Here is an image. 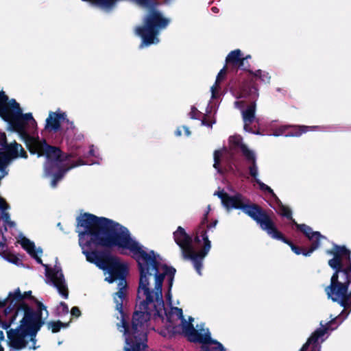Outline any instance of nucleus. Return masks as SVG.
I'll list each match as a JSON object with an SVG mask.
<instances>
[{
  "label": "nucleus",
  "mask_w": 351,
  "mask_h": 351,
  "mask_svg": "<svg viewBox=\"0 0 351 351\" xmlns=\"http://www.w3.org/2000/svg\"><path fill=\"white\" fill-rule=\"evenodd\" d=\"M162 258L154 251L145 247L137 258L139 270V283L137 291L138 303L134 313L131 328H128L124 315L121 316L118 329L123 332L127 346L125 351H143L147 347L148 322L152 317L156 322L164 324L169 332H182L189 341L201 343L204 351H226L223 345L212 339L208 329L197 326L195 329L184 318L182 308L171 307L169 313L165 308L162 297V283L165 277L168 281V291L165 295L168 304L172 305L171 288L176 269L161 262Z\"/></svg>",
  "instance_id": "obj_1"
},
{
  "label": "nucleus",
  "mask_w": 351,
  "mask_h": 351,
  "mask_svg": "<svg viewBox=\"0 0 351 351\" xmlns=\"http://www.w3.org/2000/svg\"><path fill=\"white\" fill-rule=\"evenodd\" d=\"M31 115H32V113ZM3 119L10 122L13 130L19 133L31 153L38 154V157L43 155L46 156L45 172L47 176L53 177L51 185L53 188L69 169L80 165L99 163L101 158L93 145L90 146L88 153L84 152L80 143L84 136L77 133L73 122L69 121L65 112H50L46 120L45 129L55 132L61 129L63 138H65L70 152L67 155H62L60 149L48 145L45 141L36 136L37 123L34 128L25 123V134H22L14 127L10 119ZM34 121L36 123V121Z\"/></svg>",
  "instance_id": "obj_2"
},
{
  "label": "nucleus",
  "mask_w": 351,
  "mask_h": 351,
  "mask_svg": "<svg viewBox=\"0 0 351 351\" xmlns=\"http://www.w3.org/2000/svg\"><path fill=\"white\" fill-rule=\"evenodd\" d=\"M33 299L32 291L21 293L19 288L0 300V327L7 330L9 351L36 350V335L43 322L41 313L31 308L25 299Z\"/></svg>",
  "instance_id": "obj_3"
},
{
  "label": "nucleus",
  "mask_w": 351,
  "mask_h": 351,
  "mask_svg": "<svg viewBox=\"0 0 351 351\" xmlns=\"http://www.w3.org/2000/svg\"><path fill=\"white\" fill-rule=\"evenodd\" d=\"M327 254L333 256L328 261V265L335 271L330 285L325 289L328 298L346 309L351 308L350 251L344 246L335 245Z\"/></svg>",
  "instance_id": "obj_4"
},
{
  "label": "nucleus",
  "mask_w": 351,
  "mask_h": 351,
  "mask_svg": "<svg viewBox=\"0 0 351 351\" xmlns=\"http://www.w3.org/2000/svg\"><path fill=\"white\" fill-rule=\"evenodd\" d=\"M209 210L210 206H208V211L193 234V239L181 226L178 227L173 232L174 241L180 247L184 258L191 261L199 275H202V261L211 248L206 228H214L217 223V220H215L210 225H206Z\"/></svg>",
  "instance_id": "obj_5"
},
{
  "label": "nucleus",
  "mask_w": 351,
  "mask_h": 351,
  "mask_svg": "<svg viewBox=\"0 0 351 351\" xmlns=\"http://www.w3.org/2000/svg\"><path fill=\"white\" fill-rule=\"evenodd\" d=\"M230 149L216 150L214 153L213 167L221 173L219 163L221 162L226 164L229 169H232L233 152L237 149L240 150L243 156L245 162L248 165L249 173L254 179V182L258 185L259 189L265 194L270 195L271 198L280 206V213L286 216H290L289 209L282 204L279 198L274 193V191L263 183L258 178V168L256 162V155L254 151L250 149L246 145L242 143V139L239 136H231L229 139ZM235 166V164H233Z\"/></svg>",
  "instance_id": "obj_6"
},
{
  "label": "nucleus",
  "mask_w": 351,
  "mask_h": 351,
  "mask_svg": "<svg viewBox=\"0 0 351 351\" xmlns=\"http://www.w3.org/2000/svg\"><path fill=\"white\" fill-rule=\"evenodd\" d=\"M86 238L87 236L81 234L79 244L82 248V253L86 256V261L91 263H96L100 258L99 253L95 251V249L97 247L105 248L117 247L122 250H129L136 262L137 258L140 257L145 248L143 245L131 235L116 237L107 236L102 239L88 241Z\"/></svg>",
  "instance_id": "obj_7"
},
{
  "label": "nucleus",
  "mask_w": 351,
  "mask_h": 351,
  "mask_svg": "<svg viewBox=\"0 0 351 351\" xmlns=\"http://www.w3.org/2000/svg\"><path fill=\"white\" fill-rule=\"evenodd\" d=\"M77 232L79 240L81 234L87 236V240L102 239L106 237H125L131 235L128 229L112 220L97 217L85 213L77 218Z\"/></svg>",
  "instance_id": "obj_8"
},
{
  "label": "nucleus",
  "mask_w": 351,
  "mask_h": 351,
  "mask_svg": "<svg viewBox=\"0 0 351 351\" xmlns=\"http://www.w3.org/2000/svg\"><path fill=\"white\" fill-rule=\"evenodd\" d=\"M214 195L218 196L222 205L227 209H241L243 213L252 218L268 234L278 238V234L272 228V220L270 217L258 206L249 204V200L242 194L236 193L230 195L223 190L214 193Z\"/></svg>",
  "instance_id": "obj_9"
},
{
  "label": "nucleus",
  "mask_w": 351,
  "mask_h": 351,
  "mask_svg": "<svg viewBox=\"0 0 351 351\" xmlns=\"http://www.w3.org/2000/svg\"><path fill=\"white\" fill-rule=\"evenodd\" d=\"M19 243L38 264L45 267L46 283L55 287L62 298L67 299L69 296L68 287L60 266L56 265L51 268L48 265L43 264L40 257L43 254L42 249L36 248L34 243L25 237H20Z\"/></svg>",
  "instance_id": "obj_10"
},
{
  "label": "nucleus",
  "mask_w": 351,
  "mask_h": 351,
  "mask_svg": "<svg viewBox=\"0 0 351 351\" xmlns=\"http://www.w3.org/2000/svg\"><path fill=\"white\" fill-rule=\"evenodd\" d=\"M94 264L99 269L106 271L108 276L106 277L105 280L109 283H112L117 280H119V291L114 294V300L116 303V309L119 312L121 316H123V302L126 295L127 289L125 278L128 269L126 265L120 262L116 257L110 258L108 264L101 258Z\"/></svg>",
  "instance_id": "obj_11"
},
{
  "label": "nucleus",
  "mask_w": 351,
  "mask_h": 351,
  "mask_svg": "<svg viewBox=\"0 0 351 351\" xmlns=\"http://www.w3.org/2000/svg\"><path fill=\"white\" fill-rule=\"evenodd\" d=\"M259 94L258 88L254 85L249 83H245L240 88L237 99H241V101H236L234 106L241 111V114L244 123V130L252 134H259L256 132L251 124L255 121V112L256 108V101Z\"/></svg>",
  "instance_id": "obj_12"
},
{
  "label": "nucleus",
  "mask_w": 351,
  "mask_h": 351,
  "mask_svg": "<svg viewBox=\"0 0 351 351\" xmlns=\"http://www.w3.org/2000/svg\"><path fill=\"white\" fill-rule=\"evenodd\" d=\"M0 117L10 119L14 127L22 134H25V123L32 128L36 125L31 114H23L19 104L14 99L8 101L3 91L0 92Z\"/></svg>",
  "instance_id": "obj_13"
},
{
  "label": "nucleus",
  "mask_w": 351,
  "mask_h": 351,
  "mask_svg": "<svg viewBox=\"0 0 351 351\" xmlns=\"http://www.w3.org/2000/svg\"><path fill=\"white\" fill-rule=\"evenodd\" d=\"M276 204V206H274V208L276 210V211L282 216L285 217L288 219H290L293 224L295 225L298 229L301 230L306 237L308 239V240L312 243L311 247L306 250H302L300 247L294 245L292 243L287 240L280 232H279L277 229L275 227V225L274 222L272 221V228L276 232V234H278V238H276L273 237L271 234H269L271 237L273 239L280 240L283 241L285 243H287L289 245H290L291 250L293 252L299 255L302 254L305 256H310L313 251H315L316 249H317L320 245V240L322 239H326L325 237L322 236L319 232H314L313 231L312 228L309 226H308L306 224H298L294 219H292V213L289 208L287 207L289 212H290V216H286L280 213V206L274 202Z\"/></svg>",
  "instance_id": "obj_14"
},
{
  "label": "nucleus",
  "mask_w": 351,
  "mask_h": 351,
  "mask_svg": "<svg viewBox=\"0 0 351 351\" xmlns=\"http://www.w3.org/2000/svg\"><path fill=\"white\" fill-rule=\"evenodd\" d=\"M348 314L349 312L345 314V311L343 310L338 317L326 323L325 326L321 323V327L312 334L300 351H306L309 345L312 346L311 351H321L320 343L326 339L327 337H325V335L328 330H333L337 328L338 325L348 317Z\"/></svg>",
  "instance_id": "obj_15"
},
{
  "label": "nucleus",
  "mask_w": 351,
  "mask_h": 351,
  "mask_svg": "<svg viewBox=\"0 0 351 351\" xmlns=\"http://www.w3.org/2000/svg\"><path fill=\"white\" fill-rule=\"evenodd\" d=\"M27 157L22 146L15 141L8 144L5 147V152L0 150V180L8 174L7 168L12 160Z\"/></svg>",
  "instance_id": "obj_16"
},
{
  "label": "nucleus",
  "mask_w": 351,
  "mask_h": 351,
  "mask_svg": "<svg viewBox=\"0 0 351 351\" xmlns=\"http://www.w3.org/2000/svg\"><path fill=\"white\" fill-rule=\"evenodd\" d=\"M276 122L271 125L274 136H299L302 134L306 132L308 130H313L316 126H304V125H282L275 128L274 125Z\"/></svg>",
  "instance_id": "obj_17"
},
{
  "label": "nucleus",
  "mask_w": 351,
  "mask_h": 351,
  "mask_svg": "<svg viewBox=\"0 0 351 351\" xmlns=\"http://www.w3.org/2000/svg\"><path fill=\"white\" fill-rule=\"evenodd\" d=\"M9 208L8 204L6 202L0 197V210L1 211V218L3 222L10 226V227L14 226L15 223L14 221H10V215L6 210Z\"/></svg>",
  "instance_id": "obj_18"
},
{
  "label": "nucleus",
  "mask_w": 351,
  "mask_h": 351,
  "mask_svg": "<svg viewBox=\"0 0 351 351\" xmlns=\"http://www.w3.org/2000/svg\"><path fill=\"white\" fill-rule=\"evenodd\" d=\"M242 53L240 49H235L232 51L226 57V64L232 66L233 67H236L239 64V61L241 60Z\"/></svg>",
  "instance_id": "obj_19"
},
{
  "label": "nucleus",
  "mask_w": 351,
  "mask_h": 351,
  "mask_svg": "<svg viewBox=\"0 0 351 351\" xmlns=\"http://www.w3.org/2000/svg\"><path fill=\"white\" fill-rule=\"evenodd\" d=\"M226 66H224L219 73H218L215 84L211 87V98L215 99L218 96L219 90V84L224 79L226 75Z\"/></svg>",
  "instance_id": "obj_20"
},
{
  "label": "nucleus",
  "mask_w": 351,
  "mask_h": 351,
  "mask_svg": "<svg viewBox=\"0 0 351 351\" xmlns=\"http://www.w3.org/2000/svg\"><path fill=\"white\" fill-rule=\"evenodd\" d=\"M250 73L252 74L256 79H259L264 83H269L270 81L271 77L269 73L265 71L259 69L254 72L250 71Z\"/></svg>",
  "instance_id": "obj_21"
},
{
  "label": "nucleus",
  "mask_w": 351,
  "mask_h": 351,
  "mask_svg": "<svg viewBox=\"0 0 351 351\" xmlns=\"http://www.w3.org/2000/svg\"><path fill=\"white\" fill-rule=\"evenodd\" d=\"M47 328L49 330H51L52 332H58L60 331L61 328H66L69 326V324H64L60 321L58 322H49L47 323Z\"/></svg>",
  "instance_id": "obj_22"
},
{
  "label": "nucleus",
  "mask_w": 351,
  "mask_h": 351,
  "mask_svg": "<svg viewBox=\"0 0 351 351\" xmlns=\"http://www.w3.org/2000/svg\"><path fill=\"white\" fill-rule=\"evenodd\" d=\"M56 313L58 316H63L69 313V306L64 302H61L60 304L56 307Z\"/></svg>",
  "instance_id": "obj_23"
},
{
  "label": "nucleus",
  "mask_w": 351,
  "mask_h": 351,
  "mask_svg": "<svg viewBox=\"0 0 351 351\" xmlns=\"http://www.w3.org/2000/svg\"><path fill=\"white\" fill-rule=\"evenodd\" d=\"M250 58V56H247L245 58H241L237 68H239L242 70H247L250 66L247 59Z\"/></svg>",
  "instance_id": "obj_24"
},
{
  "label": "nucleus",
  "mask_w": 351,
  "mask_h": 351,
  "mask_svg": "<svg viewBox=\"0 0 351 351\" xmlns=\"http://www.w3.org/2000/svg\"><path fill=\"white\" fill-rule=\"evenodd\" d=\"M202 113L195 107L191 108V110L189 113V116L191 119H200Z\"/></svg>",
  "instance_id": "obj_25"
},
{
  "label": "nucleus",
  "mask_w": 351,
  "mask_h": 351,
  "mask_svg": "<svg viewBox=\"0 0 351 351\" xmlns=\"http://www.w3.org/2000/svg\"><path fill=\"white\" fill-rule=\"evenodd\" d=\"M71 314L72 316L79 317L81 315V312L78 307L74 306L71 310Z\"/></svg>",
  "instance_id": "obj_26"
},
{
  "label": "nucleus",
  "mask_w": 351,
  "mask_h": 351,
  "mask_svg": "<svg viewBox=\"0 0 351 351\" xmlns=\"http://www.w3.org/2000/svg\"><path fill=\"white\" fill-rule=\"evenodd\" d=\"M215 123V121H208L206 119V115H204V117L202 119V125H206L208 127H212V125Z\"/></svg>",
  "instance_id": "obj_27"
},
{
  "label": "nucleus",
  "mask_w": 351,
  "mask_h": 351,
  "mask_svg": "<svg viewBox=\"0 0 351 351\" xmlns=\"http://www.w3.org/2000/svg\"><path fill=\"white\" fill-rule=\"evenodd\" d=\"M5 340L4 333L2 330H0V344Z\"/></svg>",
  "instance_id": "obj_28"
},
{
  "label": "nucleus",
  "mask_w": 351,
  "mask_h": 351,
  "mask_svg": "<svg viewBox=\"0 0 351 351\" xmlns=\"http://www.w3.org/2000/svg\"><path fill=\"white\" fill-rule=\"evenodd\" d=\"M183 129L184 130L186 136H189L191 134L189 128L183 126Z\"/></svg>",
  "instance_id": "obj_29"
},
{
  "label": "nucleus",
  "mask_w": 351,
  "mask_h": 351,
  "mask_svg": "<svg viewBox=\"0 0 351 351\" xmlns=\"http://www.w3.org/2000/svg\"><path fill=\"white\" fill-rule=\"evenodd\" d=\"M5 248V241H1L0 242V250L3 251Z\"/></svg>",
  "instance_id": "obj_30"
},
{
  "label": "nucleus",
  "mask_w": 351,
  "mask_h": 351,
  "mask_svg": "<svg viewBox=\"0 0 351 351\" xmlns=\"http://www.w3.org/2000/svg\"><path fill=\"white\" fill-rule=\"evenodd\" d=\"M181 134H182L181 130L180 128H178L177 130L176 131V135L178 136H181Z\"/></svg>",
  "instance_id": "obj_31"
},
{
  "label": "nucleus",
  "mask_w": 351,
  "mask_h": 351,
  "mask_svg": "<svg viewBox=\"0 0 351 351\" xmlns=\"http://www.w3.org/2000/svg\"><path fill=\"white\" fill-rule=\"evenodd\" d=\"M211 10L214 12V13H217L219 12V9L217 8V7H213L211 8Z\"/></svg>",
  "instance_id": "obj_32"
},
{
  "label": "nucleus",
  "mask_w": 351,
  "mask_h": 351,
  "mask_svg": "<svg viewBox=\"0 0 351 351\" xmlns=\"http://www.w3.org/2000/svg\"><path fill=\"white\" fill-rule=\"evenodd\" d=\"M209 108V106H208L207 109H206V113H210L211 112V110H208Z\"/></svg>",
  "instance_id": "obj_33"
},
{
  "label": "nucleus",
  "mask_w": 351,
  "mask_h": 351,
  "mask_svg": "<svg viewBox=\"0 0 351 351\" xmlns=\"http://www.w3.org/2000/svg\"><path fill=\"white\" fill-rule=\"evenodd\" d=\"M0 351H4V348H3L1 344H0Z\"/></svg>",
  "instance_id": "obj_34"
},
{
  "label": "nucleus",
  "mask_w": 351,
  "mask_h": 351,
  "mask_svg": "<svg viewBox=\"0 0 351 351\" xmlns=\"http://www.w3.org/2000/svg\"><path fill=\"white\" fill-rule=\"evenodd\" d=\"M160 333L162 335H163V336H166V335H166V333H165V332H162V331L160 332Z\"/></svg>",
  "instance_id": "obj_35"
},
{
  "label": "nucleus",
  "mask_w": 351,
  "mask_h": 351,
  "mask_svg": "<svg viewBox=\"0 0 351 351\" xmlns=\"http://www.w3.org/2000/svg\"><path fill=\"white\" fill-rule=\"evenodd\" d=\"M9 261H10V262H12V263H16V261H15L14 260H13V259H10V260H9Z\"/></svg>",
  "instance_id": "obj_36"
},
{
  "label": "nucleus",
  "mask_w": 351,
  "mask_h": 351,
  "mask_svg": "<svg viewBox=\"0 0 351 351\" xmlns=\"http://www.w3.org/2000/svg\"><path fill=\"white\" fill-rule=\"evenodd\" d=\"M58 226L61 227V223H58Z\"/></svg>",
  "instance_id": "obj_37"
},
{
  "label": "nucleus",
  "mask_w": 351,
  "mask_h": 351,
  "mask_svg": "<svg viewBox=\"0 0 351 351\" xmlns=\"http://www.w3.org/2000/svg\"><path fill=\"white\" fill-rule=\"evenodd\" d=\"M38 305L40 307H41L43 306L42 303H39Z\"/></svg>",
  "instance_id": "obj_38"
}]
</instances>
